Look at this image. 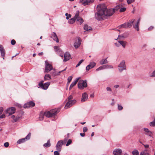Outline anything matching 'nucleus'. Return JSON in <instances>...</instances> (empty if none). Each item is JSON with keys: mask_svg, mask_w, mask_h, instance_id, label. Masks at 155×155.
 I'll return each instance as SVG.
<instances>
[{"mask_svg": "<svg viewBox=\"0 0 155 155\" xmlns=\"http://www.w3.org/2000/svg\"><path fill=\"white\" fill-rule=\"evenodd\" d=\"M121 7L120 5L116 6L115 8L107 9L104 4H99L97 5V12L95 14V17L98 20L103 19L104 16H110L117 10L120 8Z\"/></svg>", "mask_w": 155, "mask_h": 155, "instance_id": "f257e3e1", "label": "nucleus"}, {"mask_svg": "<svg viewBox=\"0 0 155 155\" xmlns=\"http://www.w3.org/2000/svg\"><path fill=\"white\" fill-rule=\"evenodd\" d=\"M134 19L130 21H129L128 22L125 23L123 24H122L118 26L120 28H129L131 27L133 22H134Z\"/></svg>", "mask_w": 155, "mask_h": 155, "instance_id": "f03ea898", "label": "nucleus"}, {"mask_svg": "<svg viewBox=\"0 0 155 155\" xmlns=\"http://www.w3.org/2000/svg\"><path fill=\"white\" fill-rule=\"evenodd\" d=\"M87 81L86 80H80L78 84V87L81 89H83L84 87H87Z\"/></svg>", "mask_w": 155, "mask_h": 155, "instance_id": "7ed1b4c3", "label": "nucleus"}, {"mask_svg": "<svg viewBox=\"0 0 155 155\" xmlns=\"http://www.w3.org/2000/svg\"><path fill=\"white\" fill-rule=\"evenodd\" d=\"M118 70L120 72H121L123 70L126 69L125 61L122 60L118 65Z\"/></svg>", "mask_w": 155, "mask_h": 155, "instance_id": "20e7f679", "label": "nucleus"}, {"mask_svg": "<svg viewBox=\"0 0 155 155\" xmlns=\"http://www.w3.org/2000/svg\"><path fill=\"white\" fill-rule=\"evenodd\" d=\"M45 72L48 73L53 69L52 65L49 63L47 61H45Z\"/></svg>", "mask_w": 155, "mask_h": 155, "instance_id": "39448f33", "label": "nucleus"}, {"mask_svg": "<svg viewBox=\"0 0 155 155\" xmlns=\"http://www.w3.org/2000/svg\"><path fill=\"white\" fill-rule=\"evenodd\" d=\"M44 81H42L39 83V87L44 90H46L48 88V86H49L50 83L48 82L43 84Z\"/></svg>", "mask_w": 155, "mask_h": 155, "instance_id": "423d86ee", "label": "nucleus"}, {"mask_svg": "<svg viewBox=\"0 0 155 155\" xmlns=\"http://www.w3.org/2000/svg\"><path fill=\"white\" fill-rule=\"evenodd\" d=\"M15 109L14 107H11L7 109L5 111V113L6 114H8V116L13 114L15 113Z\"/></svg>", "mask_w": 155, "mask_h": 155, "instance_id": "0eeeda50", "label": "nucleus"}, {"mask_svg": "<svg viewBox=\"0 0 155 155\" xmlns=\"http://www.w3.org/2000/svg\"><path fill=\"white\" fill-rule=\"evenodd\" d=\"M76 101L75 100H72L71 101H68L66 105L65 106L64 108L65 109H67L70 107L74 104Z\"/></svg>", "mask_w": 155, "mask_h": 155, "instance_id": "6e6552de", "label": "nucleus"}, {"mask_svg": "<svg viewBox=\"0 0 155 155\" xmlns=\"http://www.w3.org/2000/svg\"><path fill=\"white\" fill-rule=\"evenodd\" d=\"M79 12L78 11L76 12V14L75 15V18H76V19L78 21L80 24H82L84 22V20L81 17L79 16Z\"/></svg>", "mask_w": 155, "mask_h": 155, "instance_id": "1a4fd4ad", "label": "nucleus"}, {"mask_svg": "<svg viewBox=\"0 0 155 155\" xmlns=\"http://www.w3.org/2000/svg\"><path fill=\"white\" fill-rule=\"evenodd\" d=\"M31 136V134L29 133L25 138L19 140L17 142V143L20 144L24 142L26 140H28L30 139Z\"/></svg>", "mask_w": 155, "mask_h": 155, "instance_id": "9d476101", "label": "nucleus"}, {"mask_svg": "<svg viewBox=\"0 0 155 155\" xmlns=\"http://www.w3.org/2000/svg\"><path fill=\"white\" fill-rule=\"evenodd\" d=\"M63 144V142L62 140L59 141L57 143L56 147V150L59 151H61V147Z\"/></svg>", "mask_w": 155, "mask_h": 155, "instance_id": "9b49d317", "label": "nucleus"}, {"mask_svg": "<svg viewBox=\"0 0 155 155\" xmlns=\"http://www.w3.org/2000/svg\"><path fill=\"white\" fill-rule=\"evenodd\" d=\"M94 1V0H80V2L85 6L93 3Z\"/></svg>", "mask_w": 155, "mask_h": 155, "instance_id": "f8f14e48", "label": "nucleus"}, {"mask_svg": "<svg viewBox=\"0 0 155 155\" xmlns=\"http://www.w3.org/2000/svg\"><path fill=\"white\" fill-rule=\"evenodd\" d=\"M35 105V103L32 101H30L25 104L24 105L25 108H28L30 107H32Z\"/></svg>", "mask_w": 155, "mask_h": 155, "instance_id": "ddd939ff", "label": "nucleus"}, {"mask_svg": "<svg viewBox=\"0 0 155 155\" xmlns=\"http://www.w3.org/2000/svg\"><path fill=\"white\" fill-rule=\"evenodd\" d=\"M122 150L120 149H116L113 151V153L115 155H121Z\"/></svg>", "mask_w": 155, "mask_h": 155, "instance_id": "4468645a", "label": "nucleus"}, {"mask_svg": "<svg viewBox=\"0 0 155 155\" xmlns=\"http://www.w3.org/2000/svg\"><path fill=\"white\" fill-rule=\"evenodd\" d=\"M64 59L63 60L64 62H66L71 58L70 54L68 52H66L64 55Z\"/></svg>", "mask_w": 155, "mask_h": 155, "instance_id": "2eb2a0df", "label": "nucleus"}, {"mask_svg": "<svg viewBox=\"0 0 155 155\" xmlns=\"http://www.w3.org/2000/svg\"><path fill=\"white\" fill-rule=\"evenodd\" d=\"M88 98V95L86 92L83 93L82 94L81 101L82 102L86 101Z\"/></svg>", "mask_w": 155, "mask_h": 155, "instance_id": "dca6fc26", "label": "nucleus"}, {"mask_svg": "<svg viewBox=\"0 0 155 155\" xmlns=\"http://www.w3.org/2000/svg\"><path fill=\"white\" fill-rule=\"evenodd\" d=\"M81 40L80 38H78V41H76L74 44V46L75 48H78L81 45Z\"/></svg>", "mask_w": 155, "mask_h": 155, "instance_id": "f3484780", "label": "nucleus"}, {"mask_svg": "<svg viewBox=\"0 0 155 155\" xmlns=\"http://www.w3.org/2000/svg\"><path fill=\"white\" fill-rule=\"evenodd\" d=\"M0 51L1 53V56L3 58V59H4L5 52L3 46L1 45H0Z\"/></svg>", "mask_w": 155, "mask_h": 155, "instance_id": "a211bd4d", "label": "nucleus"}, {"mask_svg": "<svg viewBox=\"0 0 155 155\" xmlns=\"http://www.w3.org/2000/svg\"><path fill=\"white\" fill-rule=\"evenodd\" d=\"M140 18H139L137 21L134 25H133V27L137 31H138L139 30V27L140 25Z\"/></svg>", "mask_w": 155, "mask_h": 155, "instance_id": "6ab92c4d", "label": "nucleus"}, {"mask_svg": "<svg viewBox=\"0 0 155 155\" xmlns=\"http://www.w3.org/2000/svg\"><path fill=\"white\" fill-rule=\"evenodd\" d=\"M51 38L57 42H58L59 40L56 34L54 32H53L51 36Z\"/></svg>", "mask_w": 155, "mask_h": 155, "instance_id": "aec40b11", "label": "nucleus"}, {"mask_svg": "<svg viewBox=\"0 0 155 155\" xmlns=\"http://www.w3.org/2000/svg\"><path fill=\"white\" fill-rule=\"evenodd\" d=\"M143 129L146 132V133H145L146 134L150 137H152V133L148 129L146 128H144Z\"/></svg>", "mask_w": 155, "mask_h": 155, "instance_id": "412c9836", "label": "nucleus"}, {"mask_svg": "<svg viewBox=\"0 0 155 155\" xmlns=\"http://www.w3.org/2000/svg\"><path fill=\"white\" fill-rule=\"evenodd\" d=\"M79 79V78H77L74 82H73L72 83L69 87L70 90L72 87L74 86L78 82Z\"/></svg>", "mask_w": 155, "mask_h": 155, "instance_id": "4be33fe9", "label": "nucleus"}, {"mask_svg": "<svg viewBox=\"0 0 155 155\" xmlns=\"http://www.w3.org/2000/svg\"><path fill=\"white\" fill-rule=\"evenodd\" d=\"M44 116L48 117H51L53 116L50 110L45 112L44 113Z\"/></svg>", "mask_w": 155, "mask_h": 155, "instance_id": "5701e85b", "label": "nucleus"}, {"mask_svg": "<svg viewBox=\"0 0 155 155\" xmlns=\"http://www.w3.org/2000/svg\"><path fill=\"white\" fill-rule=\"evenodd\" d=\"M21 116L20 115L15 117L14 115H13L11 116V117L13 120L14 122H16L20 119Z\"/></svg>", "mask_w": 155, "mask_h": 155, "instance_id": "b1692460", "label": "nucleus"}, {"mask_svg": "<svg viewBox=\"0 0 155 155\" xmlns=\"http://www.w3.org/2000/svg\"><path fill=\"white\" fill-rule=\"evenodd\" d=\"M108 63V62L107 59V58L102 59L100 61V63L101 65L107 64Z\"/></svg>", "mask_w": 155, "mask_h": 155, "instance_id": "393cba45", "label": "nucleus"}, {"mask_svg": "<svg viewBox=\"0 0 155 155\" xmlns=\"http://www.w3.org/2000/svg\"><path fill=\"white\" fill-rule=\"evenodd\" d=\"M118 42L124 48H125L127 44V42L125 41H120Z\"/></svg>", "mask_w": 155, "mask_h": 155, "instance_id": "a878e982", "label": "nucleus"}, {"mask_svg": "<svg viewBox=\"0 0 155 155\" xmlns=\"http://www.w3.org/2000/svg\"><path fill=\"white\" fill-rule=\"evenodd\" d=\"M84 28V29L87 31L91 30L92 29V28L90 26H88L87 25H85Z\"/></svg>", "mask_w": 155, "mask_h": 155, "instance_id": "bb28decb", "label": "nucleus"}, {"mask_svg": "<svg viewBox=\"0 0 155 155\" xmlns=\"http://www.w3.org/2000/svg\"><path fill=\"white\" fill-rule=\"evenodd\" d=\"M50 111L51 112L53 116V115L56 114L59 112V111H58V110L56 109H54L51 110Z\"/></svg>", "mask_w": 155, "mask_h": 155, "instance_id": "cd10ccee", "label": "nucleus"}, {"mask_svg": "<svg viewBox=\"0 0 155 155\" xmlns=\"http://www.w3.org/2000/svg\"><path fill=\"white\" fill-rule=\"evenodd\" d=\"M51 145L50 140H49L47 142L44 144L43 146L46 147H48L50 146Z\"/></svg>", "mask_w": 155, "mask_h": 155, "instance_id": "c85d7f7f", "label": "nucleus"}, {"mask_svg": "<svg viewBox=\"0 0 155 155\" xmlns=\"http://www.w3.org/2000/svg\"><path fill=\"white\" fill-rule=\"evenodd\" d=\"M51 78L49 74H46L44 77V80L45 81L51 79Z\"/></svg>", "mask_w": 155, "mask_h": 155, "instance_id": "c756f323", "label": "nucleus"}, {"mask_svg": "<svg viewBox=\"0 0 155 155\" xmlns=\"http://www.w3.org/2000/svg\"><path fill=\"white\" fill-rule=\"evenodd\" d=\"M75 20H76V18H75L74 16V18L71 19L69 20L68 23L70 24H73Z\"/></svg>", "mask_w": 155, "mask_h": 155, "instance_id": "7c9ffc66", "label": "nucleus"}, {"mask_svg": "<svg viewBox=\"0 0 155 155\" xmlns=\"http://www.w3.org/2000/svg\"><path fill=\"white\" fill-rule=\"evenodd\" d=\"M103 66H104V69H106V68L111 69V68H113V66L112 65H110L107 64V65H104Z\"/></svg>", "mask_w": 155, "mask_h": 155, "instance_id": "2f4dec72", "label": "nucleus"}, {"mask_svg": "<svg viewBox=\"0 0 155 155\" xmlns=\"http://www.w3.org/2000/svg\"><path fill=\"white\" fill-rule=\"evenodd\" d=\"M119 5H120V4ZM121 5V7L120 8L118 9H120V10L119 11L120 12H125L126 9V8L125 7H122V5Z\"/></svg>", "mask_w": 155, "mask_h": 155, "instance_id": "473e14b6", "label": "nucleus"}, {"mask_svg": "<svg viewBox=\"0 0 155 155\" xmlns=\"http://www.w3.org/2000/svg\"><path fill=\"white\" fill-rule=\"evenodd\" d=\"M89 65L91 67V68H93L96 65V63L94 62H92L90 63Z\"/></svg>", "mask_w": 155, "mask_h": 155, "instance_id": "72a5a7b5", "label": "nucleus"}, {"mask_svg": "<svg viewBox=\"0 0 155 155\" xmlns=\"http://www.w3.org/2000/svg\"><path fill=\"white\" fill-rule=\"evenodd\" d=\"M133 155H139V152L137 150H135L132 152Z\"/></svg>", "mask_w": 155, "mask_h": 155, "instance_id": "f704fd0d", "label": "nucleus"}, {"mask_svg": "<svg viewBox=\"0 0 155 155\" xmlns=\"http://www.w3.org/2000/svg\"><path fill=\"white\" fill-rule=\"evenodd\" d=\"M72 79V76H70L69 77L68 79V83L67 84H68L69 83H70L71 80Z\"/></svg>", "mask_w": 155, "mask_h": 155, "instance_id": "c9c22d12", "label": "nucleus"}, {"mask_svg": "<svg viewBox=\"0 0 155 155\" xmlns=\"http://www.w3.org/2000/svg\"><path fill=\"white\" fill-rule=\"evenodd\" d=\"M127 37L126 35H119L118 36V38L120 39L121 38H126Z\"/></svg>", "mask_w": 155, "mask_h": 155, "instance_id": "e433bc0d", "label": "nucleus"}, {"mask_svg": "<svg viewBox=\"0 0 155 155\" xmlns=\"http://www.w3.org/2000/svg\"><path fill=\"white\" fill-rule=\"evenodd\" d=\"M72 142V140L71 139H69L68 140L67 144H66V146H69L70 144Z\"/></svg>", "mask_w": 155, "mask_h": 155, "instance_id": "4c0bfd02", "label": "nucleus"}, {"mask_svg": "<svg viewBox=\"0 0 155 155\" xmlns=\"http://www.w3.org/2000/svg\"><path fill=\"white\" fill-rule=\"evenodd\" d=\"M145 149H146V151H147L148 150V149L149 147V145L148 144H143L142 143Z\"/></svg>", "mask_w": 155, "mask_h": 155, "instance_id": "58836bf2", "label": "nucleus"}, {"mask_svg": "<svg viewBox=\"0 0 155 155\" xmlns=\"http://www.w3.org/2000/svg\"><path fill=\"white\" fill-rule=\"evenodd\" d=\"M104 69V66H101L100 67H99V68H97L96 69V71H100V70H101L102 69Z\"/></svg>", "mask_w": 155, "mask_h": 155, "instance_id": "ea45409f", "label": "nucleus"}, {"mask_svg": "<svg viewBox=\"0 0 155 155\" xmlns=\"http://www.w3.org/2000/svg\"><path fill=\"white\" fill-rule=\"evenodd\" d=\"M118 109L119 110H122L123 108V107L120 105L118 104Z\"/></svg>", "mask_w": 155, "mask_h": 155, "instance_id": "a19ab883", "label": "nucleus"}, {"mask_svg": "<svg viewBox=\"0 0 155 155\" xmlns=\"http://www.w3.org/2000/svg\"><path fill=\"white\" fill-rule=\"evenodd\" d=\"M135 0H127V3L128 4H130L131 3L134 2Z\"/></svg>", "mask_w": 155, "mask_h": 155, "instance_id": "79ce46f5", "label": "nucleus"}, {"mask_svg": "<svg viewBox=\"0 0 155 155\" xmlns=\"http://www.w3.org/2000/svg\"><path fill=\"white\" fill-rule=\"evenodd\" d=\"M150 126H155V120L154 119V120L151 122L150 123Z\"/></svg>", "mask_w": 155, "mask_h": 155, "instance_id": "37998d69", "label": "nucleus"}, {"mask_svg": "<svg viewBox=\"0 0 155 155\" xmlns=\"http://www.w3.org/2000/svg\"><path fill=\"white\" fill-rule=\"evenodd\" d=\"M65 15L66 16V19H68L69 18L71 17V15H68L67 13H66Z\"/></svg>", "mask_w": 155, "mask_h": 155, "instance_id": "c03bdc74", "label": "nucleus"}, {"mask_svg": "<svg viewBox=\"0 0 155 155\" xmlns=\"http://www.w3.org/2000/svg\"><path fill=\"white\" fill-rule=\"evenodd\" d=\"M150 76L152 77H155V70L153 71V72L152 73L151 75H150Z\"/></svg>", "mask_w": 155, "mask_h": 155, "instance_id": "a18cd8bd", "label": "nucleus"}, {"mask_svg": "<svg viewBox=\"0 0 155 155\" xmlns=\"http://www.w3.org/2000/svg\"><path fill=\"white\" fill-rule=\"evenodd\" d=\"M87 128L86 127H83V131L84 132H85L87 131Z\"/></svg>", "mask_w": 155, "mask_h": 155, "instance_id": "49530a36", "label": "nucleus"}, {"mask_svg": "<svg viewBox=\"0 0 155 155\" xmlns=\"http://www.w3.org/2000/svg\"><path fill=\"white\" fill-rule=\"evenodd\" d=\"M59 151L58 150L57 151H56L54 152V155H59L60 153H59Z\"/></svg>", "mask_w": 155, "mask_h": 155, "instance_id": "de8ad7c7", "label": "nucleus"}, {"mask_svg": "<svg viewBox=\"0 0 155 155\" xmlns=\"http://www.w3.org/2000/svg\"><path fill=\"white\" fill-rule=\"evenodd\" d=\"M9 145V143L7 142L5 143L4 144V146L6 147H8Z\"/></svg>", "mask_w": 155, "mask_h": 155, "instance_id": "09e8293b", "label": "nucleus"}, {"mask_svg": "<svg viewBox=\"0 0 155 155\" xmlns=\"http://www.w3.org/2000/svg\"><path fill=\"white\" fill-rule=\"evenodd\" d=\"M91 68H91V67L88 65L86 67V69L87 71H88Z\"/></svg>", "mask_w": 155, "mask_h": 155, "instance_id": "8fccbe9b", "label": "nucleus"}, {"mask_svg": "<svg viewBox=\"0 0 155 155\" xmlns=\"http://www.w3.org/2000/svg\"><path fill=\"white\" fill-rule=\"evenodd\" d=\"M15 43L16 42L15 41L14 39L12 40L11 41V43L13 45H14L15 44Z\"/></svg>", "mask_w": 155, "mask_h": 155, "instance_id": "3c124183", "label": "nucleus"}, {"mask_svg": "<svg viewBox=\"0 0 155 155\" xmlns=\"http://www.w3.org/2000/svg\"><path fill=\"white\" fill-rule=\"evenodd\" d=\"M73 98V97L72 95H71L69 96L68 98V101H71V99Z\"/></svg>", "mask_w": 155, "mask_h": 155, "instance_id": "603ef678", "label": "nucleus"}, {"mask_svg": "<svg viewBox=\"0 0 155 155\" xmlns=\"http://www.w3.org/2000/svg\"><path fill=\"white\" fill-rule=\"evenodd\" d=\"M3 111V108L2 107H0V115L2 114Z\"/></svg>", "mask_w": 155, "mask_h": 155, "instance_id": "864d4df0", "label": "nucleus"}, {"mask_svg": "<svg viewBox=\"0 0 155 155\" xmlns=\"http://www.w3.org/2000/svg\"><path fill=\"white\" fill-rule=\"evenodd\" d=\"M106 89L108 91H112L111 89L109 87H107L106 88Z\"/></svg>", "mask_w": 155, "mask_h": 155, "instance_id": "5fc2aeb1", "label": "nucleus"}, {"mask_svg": "<svg viewBox=\"0 0 155 155\" xmlns=\"http://www.w3.org/2000/svg\"><path fill=\"white\" fill-rule=\"evenodd\" d=\"M43 115L41 114L40 115V117H39L40 120H42L43 119Z\"/></svg>", "mask_w": 155, "mask_h": 155, "instance_id": "6e6d98bb", "label": "nucleus"}, {"mask_svg": "<svg viewBox=\"0 0 155 155\" xmlns=\"http://www.w3.org/2000/svg\"><path fill=\"white\" fill-rule=\"evenodd\" d=\"M5 117V114H3L0 116V118H4Z\"/></svg>", "mask_w": 155, "mask_h": 155, "instance_id": "4d7b16f0", "label": "nucleus"}, {"mask_svg": "<svg viewBox=\"0 0 155 155\" xmlns=\"http://www.w3.org/2000/svg\"><path fill=\"white\" fill-rule=\"evenodd\" d=\"M58 47L57 46H55L54 47V48L56 51H57Z\"/></svg>", "mask_w": 155, "mask_h": 155, "instance_id": "13d9d810", "label": "nucleus"}, {"mask_svg": "<svg viewBox=\"0 0 155 155\" xmlns=\"http://www.w3.org/2000/svg\"><path fill=\"white\" fill-rule=\"evenodd\" d=\"M80 134L82 137H84L85 136L84 133H80Z\"/></svg>", "mask_w": 155, "mask_h": 155, "instance_id": "bf43d9fd", "label": "nucleus"}, {"mask_svg": "<svg viewBox=\"0 0 155 155\" xmlns=\"http://www.w3.org/2000/svg\"><path fill=\"white\" fill-rule=\"evenodd\" d=\"M119 87V85H114V87L115 88H117Z\"/></svg>", "mask_w": 155, "mask_h": 155, "instance_id": "052dcab7", "label": "nucleus"}, {"mask_svg": "<svg viewBox=\"0 0 155 155\" xmlns=\"http://www.w3.org/2000/svg\"><path fill=\"white\" fill-rule=\"evenodd\" d=\"M153 28V26H150L149 28H148V30H151V29H152Z\"/></svg>", "mask_w": 155, "mask_h": 155, "instance_id": "680f3d73", "label": "nucleus"}, {"mask_svg": "<svg viewBox=\"0 0 155 155\" xmlns=\"http://www.w3.org/2000/svg\"><path fill=\"white\" fill-rule=\"evenodd\" d=\"M66 68H67V67L65 69H64L63 70H62V71H59V73H61L63 71H65L66 70Z\"/></svg>", "mask_w": 155, "mask_h": 155, "instance_id": "e2e57ef3", "label": "nucleus"}, {"mask_svg": "<svg viewBox=\"0 0 155 155\" xmlns=\"http://www.w3.org/2000/svg\"><path fill=\"white\" fill-rule=\"evenodd\" d=\"M81 63H80V62H78V64L76 65V67H78L81 64Z\"/></svg>", "mask_w": 155, "mask_h": 155, "instance_id": "0e129e2a", "label": "nucleus"}, {"mask_svg": "<svg viewBox=\"0 0 155 155\" xmlns=\"http://www.w3.org/2000/svg\"><path fill=\"white\" fill-rule=\"evenodd\" d=\"M38 54L39 55H42L43 54V53L42 52H40V53H39Z\"/></svg>", "mask_w": 155, "mask_h": 155, "instance_id": "69168bd1", "label": "nucleus"}, {"mask_svg": "<svg viewBox=\"0 0 155 155\" xmlns=\"http://www.w3.org/2000/svg\"><path fill=\"white\" fill-rule=\"evenodd\" d=\"M90 97H94V94H92L90 95Z\"/></svg>", "mask_w": 155, "mask_h": 155, "instance_id": "338daca9", "label": "nucleus"}, {"mask_svg": "<svg viewBox=\"0 0 155 155\" xmlns=\"http://www.w3.org/2000/svg\"><path fill=\"white\" fill-rule=\"evenodd\" d=\"M84 60H81L79 61V62L81 64L83 61Z\"/></svg>", "mask_w": 155, "mask_h": 155, "instance_id": "774afa93", "label": "nucleus"}]
</instances>
